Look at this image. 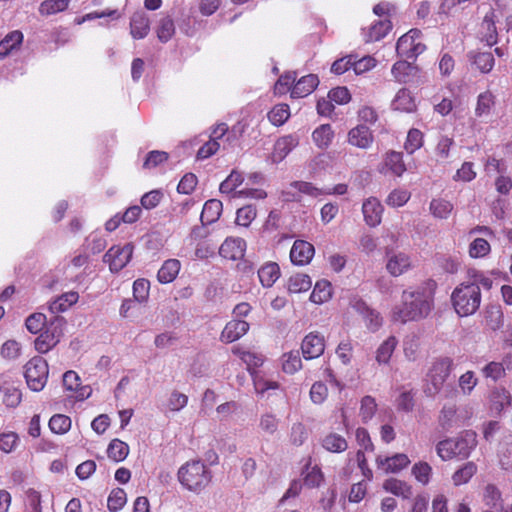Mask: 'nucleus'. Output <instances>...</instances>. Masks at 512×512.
Listing matches in <instances>:
<instances>
[{
  "mask_svg": "<svg viewBox=\"0 0 512 512\" xmlns=\"http://www.w3.org/2000/svg\"><path fill=\"white\" fill-rule=\"evenodd\" d=\"M433 308V296L424 287L404 290L401 296V304L394 307L392 319L406 323L419 321L426 318Z\"/></svg>",
  "mask_w": 512,
  "mask_h": 512,
  "instance_id": "nucleus-1",
  "label": "nucleus"
},
{
  "mask_svg": "<svg viewBox=\"0 0 512 512\" xmlns=\"http://www.w3.org/2000/svg\"><path fill=\"white\" fill-rule=\"evenodd\" d=\"M452 305L460 317L473 315L481 304V290L476 283H461L451 295Z\"/></svg>",
  "mask_w": 512,
  "mask_h": 512,
  "instance_id": "nucleus-2",
  "label": "nucleus"
},
{
  "mask_svg": "<svg viewBox=\"0 0 512 512\" xmlns=\"http://www.w3.org/2000/svg\"><path fill=\"white\" fill-rule=\"evenodd\" d=\"M476 445V433L466 430L459 437L440 441L436 446V451L443 460H449L456 456L467 458Z\"/></svg>",
  "mask_w": 512,
  "mask_h": 512,
  "instance_id": "nucleus-3",
  "label": "nucleus"
},
{
  "mask_svg": "<svg viewBox=\"0 0 512 512\" xmlns=\"http://www.w3.org/2000/svg\"><path fill=\"white\" fill-rule=\"evenodd\" d=\"M211 472L201 461L187 462L178 471L179 482L188 490L200 492L211 481Z\"/></svg>",
  "mask_w": 512,
  "mask_h": 512,
  "instance_id": "nucleus-4",
  "label": "nucleus"
},
{
  "mask_svg": "<svg viewBox=\"0 0 512 512\" xmlns=\"http://www.w3.org/2000/svg\"><path fill=\"white\" fill-rule=\"evenodd\" d=\"M453 361L450 358L436 360L426 375L424 393L428 397H435L443 388L444 383L452 371Z\"/></svg>",
  "mask_w": 512,
  "mask_h": 512,
  "instance_id": "nucleus-5",
  "label": "nucleus"
},
{
  "mask_svg": "<svg viewBox=\"0 0 512 512\" xmlns=\"http://www.w3.org/2000/svg\"><path fill=\"white\" fill-rule=\"evenodd\" d=\"M65 324L66 321L63 317L53 316L47 324L45 331L35 339V349L39 353L45 354L55 347L64 334Z\"/></svg>",
  "mask_w": 512,
  "mask_h": 512,
  "instance_id": "nucleus-6",
  "label": "nucleus"
},
{
  "mask_svg": "<svg viewBox=\"0 0 512 512\" xmlns=\"http://www.w3.org/2000/svg\"><path fill=\"white\" fill-rule=\"evenodd\" d=\"M24 377L28 387L35 391H41L47 382L49 368L45 359L35 356L24 366Z\"/></svg>",
  "mask_w": 512,
  "mask_h": 512,
  "instance_id": "nucleus-7",
  "label": "nucleus"
},
{
  "mask_svg": "<svg viewBox=\"0 0 512 512\" xmlns=\"http://www.w3.org/2000/svg\"><path fill=\"white\" fill-rule=\"evenodd\" d=\"M134 246L127 243L124 246H112L104 255L103 261L109 263L112 272H119L130 261L133 254Z\"/></svg>",
  "mask_w": 512,
  "mask_h": 512,
  "instance_id": "nucleus-8",
  "label": "nucleus"
},
{
  "mask_svg": "<svg viewBox=\"0 0 512 512\" xmlns=\"http://www.w3.org/2000/svg\"><path fill=\"white\" fill-rule=\"evenodd\" d=\"M301 350L307 360L320 357L325 350L324 337L318 332L309 333L302 341Z\"/></svg>",
  "mask_w": 512,
  "mask_h": 512,
  "instance_id": "nucleus-9",
  "label": "nucleus"
},
{
  "mask_svg": "<svg viewBox=\"0 0 512 512\" xmlns=\"http://www.w3.org/2000/svg\"><path fill=\"white\" fill-rule=\"evenodd\" d=\"M314 252L315 249L311 243L304 240H296L290 251V259L295 265H306L311 261Z\"/></svg>",
  "mask_w": 512,
  "mask_h": 512,
  "instance_id": "nucleus-10",
  "label": "nucleus"
},
{
  "mask_svg": "<svg viewBox=\"0 0 512 512\" xmlns=\"http://www.w3.org/2000/svg\"><path fill=\"white\" fill-rule=\"evenodd\" d=\"M246 242L241 238L228 237L219 247V254L229 260H238L244 256Z\"/></svg>",
  "mask_w": 512,
  "mask_h": 512,
  "instance_id": "nucleus-11",
  "label": "nucleus"
},
{
  "mask_svg": "<svg viewBox=\"0 0 512 512\" xmlns=\"http://www.w3.org/2000/svg\"><path fill=\"white\" fill-rule=\"evenodd\" d=\"M373 142V134L369 127L360 124L352 128L348 133V143L360 148L367 149Z\"/></svg>",
  "mask_w": 512,
  "mask_h": 512,
  "instance_id": "nucleus-12",
  "label": "nucleus"
},
{
  "mask_svg": "<svg viewBox=\"0 0 512 512\" xmlns=\"http://www.w3.org/2000/svg\"><path fill=\"white\" fill-rule=\"evenodd\" d=\"M249 330V323L244 320H231L229 321L220 336L222 342L232 343L243 335H245Z\"/></svg>",
  "mask_w": 512,
  "mask_h": 512,
  "instance_id": "nucleus-13",
  "label": "nucleus"
},
{
  "mask_svg": "<svg viewBox=\"0 0 512 512\" xmlns=\"http://www.w3.org/2000/svg\"><path fill=\"white\" fill-rule=\"evenodd\" d=\"M362 212L367 225L375 227L380 224L383 207L378 199L368 198L362 205Z\"/></svg>",
  "mask_w": 512,
  "mask_h": 512,
  "instance_id": "nucleus-14",
  "label": "nucleus"
},
{
  "mask_svg": "<svg viewBox=\"0 0 512 512\" xmlns=\"http://www.w3.org/2000/svg\"><path fill=\"white\" fill-rule=\"evenodd\" d=\"M425 45L420 42H414L410 36L402 35L396 44V51L398 55L406 58H413L423 53Z\"/></svg>",
  "mask_w": 512,
  "mask_h": 512,
  "instance_id": "nucleus-15",
  "label": "nucleus"
},
{
  "mask_svg": "<svg viewBox=\"0 0 512 512\" xmlns=\"http://www.w3.org/2000/svg\"><path fill=\"white\" fill-rule=\"evenodd\" d=\"M411 267V261L405 253H387V271L394 277L400 276Z\"/></svg>",
  "mask_w": 512,
  "mask_h": 512,
  "instance_id": "nucleus-16",
  "label": "nucleus"
},
{
  "mask_svg": "<svg viewBox=\"0 0 512 512\" xmlns=\"http://www.w3.org/2000/svg\"><path fill=\"white\" fill-rule=\"evenodd\" d=\"M319 79L315 74H309L300 78L291 89V97L302 98L311 94L318 86Z\"/></svg>",
  "mask_w": 512,
  "mask_h": 512,
  "instance_id": "nucleus-17",
  "label": "nucleus"
},
{
  "mask_svg": "<svg viewBox=\"0 0 512 512\" xmlns=\"http://www.w3.org/2000/svg\"><path fill=\"white\" fill-rule=\"evenodd\" d=\"M377 465L383 467L386 472L397 473L407 467L410 460L406 454L398 453L391 457H377Z\"/></svg>",
  "mask_w": 512,
  "mask_h": 512,
  "instance_id": "nucleus-18",
  "label": "nucleus"
},
{
  "mask_svg": "<svg viewBox=\"0 0 512 512\" xmlns=\"http://www.w3.org/2000/svg\"><path fill=\"white\" fill-rule=\"evenodd\" d=\"M394 78L400 83H409L418 74V67L407 61L396 62L391 70Z\"/></svg>",
  "mask_w": 512,
  "mask_h": 512,
  "instance_id": "nucleus-19",
  "label": "nucleus"
},
{
  "mask_svg": "<svg viewBox=\"0 0 512 512\" xmlns=\"http://www.w3.org/2000/svg\"><path fill=\"white\" fill-rule=\"evenodd\" d=\"M223 204L218 199H210L205 202L200 220L203 225L212 224L217 221L222 213Z\"/></svg>",
  "mask_w": 512,
  "mask_h": 512,
  "instance_id": "nucleus-20",
  "label": "nucleus"
},
{
  "mask_svg": "<svg viewBox=\"0 0 512 512\" xmlns=\"http://www.w3.org/2000/svg\"><path fill=\"white\" fill-rule=\"evenodd\" d=\"M150 29L149 19L143 12H136L131 17L130 33L135 39L146 37Z\"/></svg>",
  "mask_w": 512,
  "mask_h": 512,
  "instance_id": "nucleus-21",
  "label": "nucleus"
},
{
  "mask_svg": "<svg viewBox=\"0 0 512 512\" xmlns=\"http://www.w3.org/2000/svg\"><path fill=\"white\" fill-rule=\"evenodd\" d=\"M298 144L295 137L288 135L279 138L274 145V161H282Z\"/></svg>",
  "mask_w": 512,
  "mask_h": 512,
  "instance_id": "nucleus-22",
  "label": "nucleus"
},
{
  "mask_svg": "<svg viewBox=\"0 0 512 512\" xmlns=\"http://www.w3.org/2000/svg\"><path fill=\"white\" fill-rule=\"evenodd\" d=\"M180 262L177 259L166 260L158 271L157 278L160 283L172 282L180 271Z\"/></svg>",
  "mask_w": 512,
  "mask_h": 512,
  "instance_id": "nucleus-23",
  "label": "nucleus"
},
{
  "mask_svg": "<svg viewBox=\"0 0 512 512\" xmlns=\"http://www.w3.org/2000/svg\"><path fill=\"white\" fill-rule=\"evenodd\" d=\"M392 107L394 110L402 111V112H412L416 108L415 101L411 96L409 90L403 88L398 91L393 102Z\"/></svg>",
  "mask_w": 512,
  "mask_h": 512,
  "instance_id": "nucleus-24",
  "label": "nucleus"
},
{
  "mask_svg": "<svg viewBox=\"0 0 512 512\" xmlns=\"http://www.w3.org/2000/svg\"><path fill=\"white\" fill-rule=\"evenodd\" d=\"M383 488L387 492L405 499L410 498L413 494L412 487L409 484L396 478L387 479L383 484Z\"/></svg>",
  "mask_w": 512,
  "mask_h": 512,
  "instance_id": "nucleus-25",
  "label": "nucleus"
},
{
  "mask_svg": "<svg viewBox=\"0 0 512 512\" xmlns=\"http://www.w3.org/2000/svg\"><path fill=\"white\" fill-rule=\"evenodd\" d=\"M392 29L389 19L379 20L371 25L366 34V42L379 41L384 38Z\"/></svg>",
  "mask_w": 512,
  "mask_h": 512,
  "instance_id": "nucleus-26",
  "label": "nucleus"
},
{
  "mask_svg": "<svg viewBox=\"0 0 512 512\" xmlns=\"http://www.w3.org/2000/svg\"><path fill=\"white\" fill-rule=\"evenodd\" d=\"M279 275L280 269L277 263H267L258 271L259 280L264 287H271Z\"/></svg>",
  "mask_w": 512,
  "mask_h": 512,
  "instance_id": "nucleus-27",
  "label": "nucleus"
},
{
  "mask_svg": "<svg viewBox=\"0 0 512 512\" xmlns=\"http://www.w3.org/2000/svg\"><path fill=\"white\" fill-rule=\"evenodd\" d=\"M468 56L482 73H489L494 66V57L491 52H470Z\"/></svg>",
  "mask_w": 512,
  "mask_h": 512,
  "instance_id": "nucleus-28",
  "label": "nucleus"
},
{
  "mask_svg": "<svg viewBox=\"0 0 512 512\" xmlns=\"http://www.w3.org/2000/svg\"><path fill=\"white\" fill-rule=\"evenodd\" d=\"M333 137L334 132L329 124L321 125L312 134L313 141L321 149L327 148L331 144Z\"/></svg>",
  "mask_w": 512,
  "mask_h": 512,
  "instance_id": "nucleus-29",
  "label": "nucleus"
},
{
  "mask_svg": "<svg viewBox=\"0 0 512 512\" xmlns=\"http://www.w3.org/2000/svg\"><path fill=\"white\" fill-rule=\"evenodd\" d=\"M322 446L329 452L341 453L347 449L348 444L344 437L336 433H330L323 438Z\"/></svg>",
  "mask_w": 512,
  "mask_h": 512,
  "instance_id": "nucleus-30",
  "label": "nucleus"
},
{
  "mask_svg": "<svg viewBox=\"0 0 512 512\" xmlns=\"http://www.w3.org/2000/svg\"><path fill=\"white\" fill-rule=\"evenodd\" d=\"M397 339L394 336L388 337L377 349L376 360L379 364H387L397 346Z\"/></svg>",
  "mask_w": 512,
  "mask_h": 512,
  "instance_id": "nucleus-31",
  "label": "nucleus"
},
{
  "mask_svg": "<svg viewBox=\"0 0 512 512\" xmlns=\"http://www.w3.org/2000/svg\"><path fill=\"white\" fill-rule=\"evenodd\" d=\"M128 454L129 446L119 439H113L108 445L107 455L115 462L123 461L128 456Z\"/></svg>",
  "mask_w": 512,
  "mask_h": 512,
  "instance_id": "nucleus-32",
  "label": "nucleus"
},
{
  "mask_svg": "<svg viewBox=\"0 0 512 512\" xmlns=\"http://www.w3.org/2000/svg\"><path fill=\"white\" fill-rule=\"evenodd\" d=\"M23 40V34L20 31L10 32L0 42V57L3 58L8 55L13 49L17 48Z\"/></svg>",
  "mask_w": 512,
  "mask_h": 512,
  "instance_id": "nucleus-33",
  "label": "nucleus"
},
{
  "mask_svg": "<svg viewBox=\"0 0 512 512\" xmlns=\"http://www.w3.org/2000/svg\"><path fill=\"white\" fill-rule=\"evenodd\" d=\"M440 426L448 430L458 425L457 408L455 405H444L439 415Z\"/></svg>",
  "mask_w": 512,
  "mask_h": 512,
  "instance_id": "nucleus-34",
  "label": "nucleus"
},
{
  "mask_svg": "<svg viewBox=\"0 0 512 512\" xmlns=\"http://www.w3.org/2000/svg\"><path fill=\"white\" fill-rule=\"evenodd\" d=\"M312 286L310 277L306 274H295L289 278L288 290L291 293H301L308 291Z\"/></svg>",
  "mask_w": 512,
  "mask_h": 512,
  "instance_id": "nucleus-35",
  "label": "nucleus"
},
{
  "mask_svg": "<svg viewBox=\"0 0 512 512\" xmlns=\"http://www.w3.org/2000/svg\"><path fill=\"white\" fill-rule=\"evenodd\" d=\"M494 18V12L490 11L485 15L481 24L482 29L486 31L484 34L485 41L490 47L497 43V31Z\"/></svg>",
  "mask_w": 512,
  "mask_h": 512,
  "instance_id": "nucleus-36",
  "label": "nucleus"
},
{
  "mask_svg": "<svg viewBox=\"0 0 512 512\" xmlns=\"http://www.w3.org/2000/svg\"><path fill=\"white\" fill-rule=\"evenodd\" d=\"M510 393L505 388H495L490 394L491 408L497 412L510 404Z\"/></svg>",
  "mask_w": 512,
  "mask_h": 512,
  "instance_id": "nucleus-37",
  "label": "nucleus"
},
{
  "mask_svg": "<svg viewBox=\"0 0 512 512\" xmlns=\"http://www.w3.org/2000/svg\"><path fill=\"white\" fill-rule=\"evenodd\" d=\"M477 466L474 462L465 463L460 469H458L452 476L454 485L459 486L466 484L472 476L476 473Z\"/></svg>",
  "mask_w": 512,
  "mask_h": 512,
  "instance_id": "nucleus-38",
  "label": "nucleus"
},
{
  "mask_svg": "<svg viewBox=\"0 0 512 512\" xmlns=\"http://www.w3.org/2000/svg\"><path fill=\"white\" fill-rule=\"evenodd\" d=\"M385 165L396 176H401L406 170L403 156L400 152L392 151L388 153L385 159Z\"/></svg>",
  "mask_w": 512,
  "mask_h": 512,
  "instance_id": "nucleus-39",
  "label": "nucleus"
},
{
  "mask_svg": "<svg viewBox=\"0 0 512 512\" xmlns=\"http://www.w3.org/2000/svg\"><path fill=\"white\" fill-rule=\"evenodd\" d=\"M244 181L241 172L232 170L228 177L220 184L219 190L221 193H235L236 188Z\"/></svg>",
  "mask_w": 512,
  "mask_h": 512,
  "instance_id": "nucleus-40",
  "label": "nucleus"
},
{
  "mask_svg": "<svg viewBox=\"0 0 512 512\" xmlns=\"http://www.w3.org/2000/svg\"><path fill=\"white\" fill-rule=\"evenodd\" d=\"M484 502L487 506L498 509L502 508V496L499 489L494 484H488L484 489Z\"/></svg>",
  "mask_w": 512,
  "mask_h": 512,
  "instance_id": "nucleus-41",
  "label": "nucleus"
},
{
  "mask_svg": "<svg viewBox=\"0 0 512 512\" xmlns=\"http://www.w3.org/2000/svg\"><path fill=\"white\" fill-rule=\"evenodd\" d=\"M77 292H68L60 296L57 300L50 304V310L52 313H58L65 311L72 304L76 303L78 300Z\"/></svg>",
  "mask_w": 512,
  "mask_h": 512,
  "instance_id": "nucleus-42",
  "label": "nucleus"
},
{
  "mask_svg": "<svg viewBox=\"0 0 512 512\" xmlns=\"http://www.w3.org/2000/svg\"><path fill=\"white\" fill-rule=\"evenodd\" d=\"M331 298V284L328 281H318L310 296L314 303H323Z\"/></svg>",
  "mask_w": 512,
  "mask_h": 512,
  "instance_id": "nucleus-43",
  "label": "nucleus"
},
{
  "mask_svg": "<svg viewBox=\"0 0 512 512\" xmlns=\"http://www.w3.org/2000/svg\"><path fill=\"white\" fill-rule=\"evenodd\" d=\"M49 428L53 433L64 434L71 428V419L63 414H56L49 421Z\"/></svg>",
  "mask_w": 512,
  "mask_h": 512,
  "instance_id": "nucleus-44",
  "label": "nucleus"
},
{
  "mask_svg": "<svg viewBox=\"0 0 512 512\" xmlns=\"http://www.w3.org/2000/svg\"><path fill=\"white\" fill-rule=\"evenodd\" d=\"M290 116V109L287 104L276 105L269 113L268 118L272 124L279 126L284 124Z\"/></svg>",
  "mask_w": 512,
  "mask_h": 512,
  "instance_id": "nucleus-45",
  "label": "nucleus"
},
{
  "mask_svg": "<svg viewBox=\"0 0 512 512\" xmlns=\"http://www.w3.org/2000/svg\"><path fill=\"white\" fill-rule=\"evenodd\" d=\"M127 497L126 493L121 488H116L111 491L108 500L107 507L111 512L119 511L126 503Z\"/></svg>",
  "mask_w": 512,
  "mask_h": 512,
  "instance_id": "nucleus-46",
  "label": "nucleus"
},
{
  "mask_svg": "<svg viewBox=\"0 0 512 512\" xmlns=\"http://www.w3.org/2000/svg\"><path fill=\"white\" fill-rule=\"evenodd\" d=\"M302 362L298 351L283 355L282 368L286 373L293 374L301 368Z\"/></svg>",
  "mask_w": 512,
  "mask_h": 512,
  "instance_id": "nucleus-47",
  "label": "nucleus"
},
{
  "mask_svg": "<svg viewBox=\"0 0 512 512\" xmlns=\"http://www.w3.org/2000/svg\"><path fill=\"white\" fill-rule=\"evenodd\" d=\"M430 210L435 217L444 219L447 218L453 210V205L444 199H433L430 203Z\"/></svg>",
  "mask_w": 512,
  "mask_h": 512,
  "instance_id": "nucleus-48",
  "label": "nucleus"
},
{
  "mask_svg": "<svg viewBox=\"0 0 512 512\" xmlns=\"http://www.w3.org/2000/svg\"><path fill=\"white\" fill-rule=\"evenodd\" d=\"M175 33L174 22L170 17H163L159 22L157 37L161 42H167Z\"/></svg>",
  "mask_w": 512,
  "mask_h": 512,
  "instance_id": "nucleus-49",
  "label": "nucleus"
},
{
  "mask_svg": "<svg viewBox=\"0 0 512 512\" xmlns=\"http://www.w3.org/2000/svg\"><path fill=\"white\" fill-rule=\"evenodd\" d=\"M20 439L15 432H5L0 434V450L5 453L13 452L19 445Z\"/></svg>",
  "mask_w": 512,
  "mask_h": 512,
  "instance_id": "nucleus-50",
  "label": "nucleus"
},
{
  "mask_svg": "<svg viewBox=\"0 0 512 512\" xmlns=\"http://www.w3.org/2000/svg\"><path fill=\"white\" fill-rule=\"evenodd\" d=\"M412 474L418 482L426 485L430 480L432 468L427 462H418L413 465Z\"/></svg>",
  "mask_w": 512,
  "mask_h": 512,
  "instance_id": "nucleus-51",
  "label": "nucleus"
},
{
  "mask_svg": "<svg viewBox=\"0 0 512 512\" xmlns=\"http://www.w3.org/2000/svg\"><path fill=\"white\" fill-rule=\"evenodd\" d=\"M377 410V404L375 398L372 396H364L361 400L360 416L363 422H367L372 419Z\"/></svg>",
  "mask_w": 512,
  "mask_h": 512,
  "instance_id": "nucleus-52",
  "label": "nucleus"
},
{
  "mask_svg": "<svg viewBox=\"0 0 512 512\" xmlns=\"http://www.w3.org/2000/svg\"><path fill=\"white\" fill-rule=\"evenodd\" d=\"M423 144V134L418 129H411L408 132L407 139L404 145L405 150L412 154L419 149Z\"/></svg>",
  "mask_w": 512,
  "mask_h": 512,
  "instance_id": "nucleus-53",
  "label": "nucleus"
},
{
  "mask_svg": "<svg viewBox=\"0 0 512 512\" xmlns=\"http://www.w3.org/2000/svg\"><path fill=\"white\" fill-rule=\"evenodd\" d=\"M256 217V208L252 205H246L237 210L236 223L247 227Z\"/></svg>",
  "mask_w": 512,
  "mask_h": 512,
  "instance_id": "nucleus-54",
  "label": "nucleus"
},
{
  "mask_svg": "<svg viewBox=\"0 0 512 512\" xmlns=\"http://www.w3.org/2000/svg\"><path fill=\"white\" fill-rule=\"evenodd\" d=\"M29 332L37 334L46 327V316L43 313H34L30 315L25 322Z\"/></svg>",
  "mask_w": 512,
  "mask_h": 512,
  "instance_id": "nucleus-55",
  "label": "nucleus"
},
{
  "mask_svg": "<svg viewBox=\"0 0 512 512\" xmlns=\"http://www.w3.org/2000/svg\"><path fill=\"white\" fill-rule=\"evenodd\" d=\"M490 252V244L483 238H476L469 247V254L473 258L484 257Z\"/></svg>",
  "mask_w": 512,
  "mask_h": 512,
  "instance_id": "nucleus-56",
  "label": "nucleus"
},
{
  "mask_svg": "<svg viewBox=\"0 0 512 512\" xmlns=\"http://www.w3.org/2000/svg\"><path fill=\"white\" fill-rule=\"evenodd\" d=\"M69 4V0H46L40 6L42 14H54L64 11Z\"/></svg>",
  "mask_w": 512,
  "mask_h": 512,
  "instance_id": "nucleus-57",
  "label": "nucleus"
},
{
  "mask_svg": "<svg viewBox=\"0 0 512 512\" xmlns=\"http://www.w3.org/2000/svg\"><path fill=\"white\" fill-rule=\"evenodd\" d=\"M477 383L478 379L472 371H467L459 378V387L464 395H470Z\"/></svg>",
  "mask_w": 512,
  "mask_h": 512,
  "instance_id": "nucleus-58",
  "label": "nucleus"
},
{
  "mask_svg": "<svg viewBox=\"0 0 512 512\" xmlns=\"http://www.w3.org/2000/svg\"><path fill=\"white\" fill-rule=\"evenodd\" d=\"M493 104V95L490 92L481 93L478 96L477 106L475 109L476 115L481 117L482 115L488 114Z\"/></svg>",
  "mask_w": 512,
  "mask_h": 512,
  "instance_id": "nucleus-59",
  "label": "nucleus"
},
{
  "mask_svg": "<svg viewBox=\"0 0 512 512\" xmlns=\"http://www.w3.org/2000/svg\"><path fill=\"white\" fill-rule=\"evenodd\" d=\"M376 65V60L371 56H364L359 60L352 55V69L356 74H362L372 69Z\"/></svg>",
  "mask_w": 512,
  "mask_h": 512,
  "instance_id": "nucleus-60",
  "label": "nucleus"
},
{
  "mask_svg": "<svg viewBox=\"0 0 512 512\" xmlns=\"http://www.w3.org/2000/svg\"><path fill=\"white\" fill-rule=\"evenodd\" d=\"M290 187L297 189L299 193L307 194L312 197L324 195V189H319L310 182L295 181L290 184Z\"/></svg>",
  "mask_w": 512,
  "mask_h": 512,
  "instance_id": "nucleus-61",
  "label": "nucleus"
},
{
  "mask_svg": "<svg viewBox=\"0 0 512 512\" xmlns=\"http://www.w3.org/2000/svg\"><path fill=\"white\" fill-rule=\"evenodd\" d=\"M296 72H288L280 76L278 81L275 83L274 90L278 94H285L290 90L291 85L296 80Z\"/></svg>",
  "mask_w": 512,
  "mask_h": 512,
  "instance_id": "nucleus-62",
  "label": "nucleus"
},
{
  "mask_svg": "<svg viewBox=\"0 0 512 512\" xmlns=\"http://www.w3.org/2000/svg\"><path fill=\"white\" fill-rule=\"evenodd\" d=\"M499 461L503 469L512 470V442H506L501 445Z\"/></svg>",
  "mask_w": 512,
  "mask_h": 512,
  "instance_id": "nucleus-63",
  "label": "nucleus"
},
{
  "mask_svg": "<svg viewBox=\"0 0 512 512\" xmlns=\"http://www.w3.org/2000/svg\"><path fill=\"white\" fill-rule=\"evenodd\" d=\"M163 198L160 190H152L144 194L141 198V206L147 210L155 208Z\"/></svg>",
  "mask_w": 512,
  "mask_h": 512,
  "instance_id": "nucleus-64",
  "label": "nucleus"
}]
</instances>
